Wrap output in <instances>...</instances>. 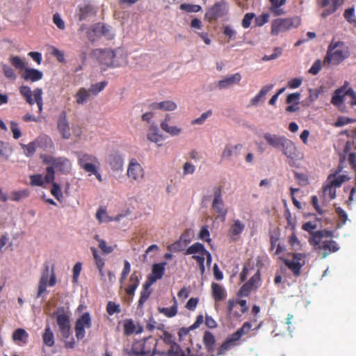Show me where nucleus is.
<instances>
[{
  "instance_id": "f257e3e1",
  "label": "nucleus",
  "mask_w": 356,
  "mask_h": 356,
  "mask_svg": "<svg viewBox=\"0 0 356 356\" xmlns=\"http://www.w3.org/2000/svg\"><path fill=\"white\" fill-rule=\"evenodd\" d=\"M42 161L45 164L50 165L46 169L44 176L46 182H53L55 179L54 168L58 169L62 173L67 174L71 170V163L70 160L65 157L55 158L50 155H44L42 156Z\"/></svg>"
},
{
  "instance_id": "f03ea898",
  "label": "nucleus",
  "mask_w": 356,
  "mask_h": 356,
  "mask_svg": "<svg viewBox=\"0 0 356 356\" xmlns=\"http://www.w3.org/2000/svg\"><path fill=\"white\" fill-rule=\"evenodd\" d=\"M343 47V42L332 40L328 46L327 54L323 60L324 64L337 65L344 60L348 56V52L341 49Z\"/></svg>"
},
{
  "instance_id": "7ed1b4c3",
  "label": "nucleus",
  "mask_w": 356,
  "mask_h": 356,
  "mask_svg": "<svg viewBox=\"0 0 356 356\" xmlns=\"http://www.w3.org/2000/svg\"><path fill=\"white\" fill-rule=\"evenodd\" d=\"M20 95L26 99V102L33 105L35 102L38 107V112L40 113L42 111V90L40 88H35L32 92L31 88L27 86H22L19 87Z\"/></svg>"
},
{
  "instance_id": "20e7f679",
  "label": "nucleus",
  "mask_w": 356,
  "mask_h": 356,
  "mask_svg": "<svg viewBox=\"0 0 356 356\" xmlns=\"http://www.w3.org/2000/svg\"><path fill=\"white\" fill-rule=\"evenodd\" d=\"M299 24L300 20L298 18H277L272 21L270 33L273 35H278L281 33L297 27Z\"/></svg>"
},
{
  "instance_id": "39448f33",
  "label": "nucleus",
  "mask_w": 356,
  "mask_h": 356,
  "mask_svg": "<svg viewBox=\"0 0 356 356\" xmlns=\"http://www.w3.org/2000/svg\"><path fill=\"white\" fill-rule=\"evenodd\" d=\"M56 284V277L54 273V270L52 268L50 278L49 280V266H46L44 270L42 272L41 277L39 280L38 286V292L36 298H40L43 293L47 291V286H54Z\"/></svg>"
},
{
  "instance_id": "423d86ee",
  "label": "nucleus",
  "mask_w": 356,
  "mask_h": 356,
  "mask_svg": "<svg viewBox=\"0 0 356 356\" xmlns=\"http://www.w3.org/2000/svg\"><path fill=\"white\" fill-rule=\"evenodd\" d=\"M124 58L118 56L115 50L104 49L101 51L99 61L101 64L109 67H119L122 65Z\"/></svg>"
},
{
  "instance_id": "0eeeda50",
  "label": "nucleus",
  "mask_w": 356,
  "mask_h": 356,
  "mask_svg": "<svg viewBox=\"0 0 356 356\" xmlns=\"http://www.w3.org/2000/svg\"><path fill=\"white\" fill-rule=\"evenodd\" d=\"M78 164L86 172H94L95 167L99 165L98 159L92 154L77 152Z\"/></svg>"
},
{
  "instance_id": "6e6552de",
  "label": "nucleus",
  "mask_w": 356,
  "mask_h": 356,
  "mask_svg": "<svg viewBox=\"0 0 356 356\" xmlns=\"http://www.w3.org/2000/svg\"><path fill=\"white\" fill-rule=\"evenodd\" d=\"M56 323L59 331L64 339H67L71 334L70 320L69 315L63 309H58L56 314Z\"/></svg>"
},
{
  "instance_id": "1a4fd4ad",
  "label": "nucleus",
  "mask_w": 356,
  "mask_h": 356,
  "mask_svg": "<svg viewBox=\"0 0 356 356\" xmlns=\"http://www.w3.org/2000/svg\"><path fill=\"white\" fill-rule=\"evenodd\" d=\"M293 259H284L286 266L290 269L295 277H299L301 274V268L305 265V254L302 253H293Z\"/></svg>"
},
{
  "instance_id": "9d476101",
  "label": "nucleus",
  "mask_w": 356,
  "mask_h": 356,
  "mask_svg": "<svg viewBox=\"0 0 356 356\" xmlns=\"http://www.w3.org/2000/svg\"><path fill=\"white\" fill-rule=\"evenodd\" d=\"M127 176L132 182H139L144 177V170L135 158L129 161Z\"/></svg>"
},
{
  "instance_id": "9b49d317",
  "label": "nucleus",
  "mask_w": 356,
  "mask_h": 356,
  "mask_svg": "<svg viewBox=\"0 0 356 356\" xmlns=\"http://www.w3.org/2000/svg\"><path fill=\"white\" fill-rule=\"evenodd\" d=\"M227 13V7L225 2L216 3L205 14L209 21L216 20Z\"/></svg>"
},
{
  "instance_id": "f8f14e48",
  "label": "nucleus",
  "mask_w": 356,
  "mask_h": 356,
  "mask_svg": "<svg viewBox=\"0 0 356 356\" xmlns=\"http://www.w3.org/2000/svg\"><path fill=\"white\" fill-rule=\"evenodd\" d=\"M280 149L282 151L283 154L289 159V165H292L298 157V151L295 144L291 140L286 138Z\"/></svg>"
},
{
  "instance_id": "ddd939ff",
  "label": "nucleus",
  "mask_w": 356,
  "mask_h": 356,
  "mask_svg": "<svg viewBox=\"0 0 356 356\" xmlns=\"http://www.w3.org/2000/svg\"><path fill=\"white\" fill-rule=\"evenodd\" d=\"M343 2L344 0H319V5L322 8H325L321 13L322 17L325 18L334 13Z\"/></svg>"
},
{
  "instance_id": "4468645a",
  "label": "nucleus",
  "mask_w": 356,
  "mask_h": 356,
  "mask_svg": "<svg viewBox=\"0 0 356 356\" xmlns=\"http://www.w3.org/2000/svg\"><path fill=\"white\" fill-rule=\"evenodd\" d=\"M59 133L64 139H69L71 136V131L69 122L67 120L65 111H62L59 115L57 122Z\"/></svg>"
},
{
  "instance_id": "2eb2a0df",
  "label": "nucleus",
  "mask_w": 356,
  "mask_h": 356,
  "mask_svg": "<svg viewBox=\"0 0 356 356\" xmlns=\"http://www.w3.org/2000/svg\"><path fill=\"white\" fill-rule=\"evenodd\" d=\"M165 262L153 264L152 273L148 275L147 280L154 284L156 280L161 279L165 273Z\"/></svg>"
},
{
  "instance_id": "dca6fc26",
  "label": "nucleus",
  "mask_w": 356,
  "mask_h": 356,
  "mask_svg": "<svg viewBox=\"0 0 356 356\" xmlns=\"http://www.w3.org/2000/svg\"><path fill=\"white\" fill-rule=\"evenodd\" d=\"M21 77L26 81L36 82L42 79L43 73L37 69L26 67Z\"/></svg>"
},
{
  "instance_id": "f3484780",
  "label": "nucleus",
  "mask_w": 356,
  "mask_h": 356,
  "mask_svg": "<svg viewBox=\"0 0 356 356\" xmlns=\"http://www.w3.org/2000/svg\"><path fill=\"white\" fill-rule=\"evenodd\" d=\"M42 140H44L45 143H50L51 145H53L52 140L49 137L44 136L42 138H40L35 141L29 143L28 145H23V149L25 155L27 156L33 155L35 152L36 145H40Z\"/></svg>"
},
{
  "instance_id": "a211bd4d",
  "label": "nucleus",
  "mask_w": 356,
  "mask_h": 356,
  "mask_svg": "<svg viewBox=\"0 0 356 356\" xmlns=\"http://www.w3.org/2000/svg\"><path fill=\"white\" fill-rule=\"evenodd\" d=\"M152 110H162L165 111H173L177 108V104L171 100H165L161 102H153L149 105Z\"/></svg>"
},
{
  "instance_id": "6ab92c4d",
  "label": "nucleus",
  "mask_w": 356,
  "mask_h": 356,
  "mask_svg": "<svg viewBox=\"0 0 356 356\" xmlns=\"http://www.w3.org/2000/svg\"><path fill=\"white\" fill-rule=\"evenodd\" d=\"M171 120V116L170 114H166L164 120L161 122L160 126L161 129L169 134L172 136H178L181 132V129L179 128L176 126H170L169 122Z\"/></svg>"
},
{
  "instance_id": "aec40b11",
  "label": "nucleus",
  "mask_w": 356,
  "mask_h": 356,
  "mask_svg": "<svg viewBox=\"0 0 356 356\" xmlns=\"http://www.w3.org/2000/svg\"><path fill=\"white\" fill-rule=\"evenodd\" d=\"M286 138V137L284 136H278L276 134H271L270 133H266L264 135V138L266 140L267 143L278 149L282 147Z\"/></svg>"
},
{
  "instance_id": "412c9836",
  "label": "nucleus",
  "mask_w": 356,
  "mask_h": 356,
  "mask_svg": "<svg viewBox=\"0 0 356 356\" xmlns=\"http://www.w3.org/2000/svg\"><path fill=\"white\" fill-rule=\"evenodd\" d=\"M243 146L241 143L236 145H227L222 153V158L229 159L232 156H238Z\"/></svg>"
},
{
  "instance_id": "4be33fe9",
  "label": "nucleus",
  "mask_w": 356,
  "mask_h": 356,
  "mask_svg": "<svg viewBox=\"0 0 356 356\" xmlns=\"http://www.w3.org/2000/svg\"><path fill=\"white\" fill-rule=\"evenodd\" d=\"M147 138L149 141L156 143L158 146H161L163 145V137L159 133V129L156 126L152 125L149 127Z\"/></svg>"
},
{
  "instance_id": "5701e85b",
  "label": "nucleus",
  "mask_w": 356,
  "mask_h": 356,
  "mask_svg": "<svg viewBox=\"0 0 356 356\" xmlns=\"http://www.w3.org/2000/svg\"><path fill=\"white\" fill-rule=\"evenodd\" d=\"M108 163L113 170L118 171L122 168L124 160L119 153L115 152L109 155Z\"/></svg>"
},
{
  "instance_id": "b1692460",
  "label": "nucleus",
  "mask_w": 356,
  "mask_h": 356,
  "mask_svg": "<svg viewBox=\"0 0 356 356\" xmlns=\"http://www.w3.org/2000/svg\"><path fill=\"white\" fill-rule=\"evenodd\" d=\"M345 89L346 86L344 85L334 90L331 99V103L334 106L339 108L343 104L346 96Z\"/></svg>"
},
{
  "instance_id": "393cba45",
  "label": "nucleus",
  "mask_w": 356,
  "mask_h": 356,
  "mask_svg": "<svg viewBox=\"0 0 356 356\" xmlns=\"http://www.w3.org/2000/svg\"><path fill=\"white\" fill-rule=\"evenodd\" d=\"M211 291L212 296L216 302L224 300L227 296L225 289L221 285L216 282L211 284Z\"/></svg>"
},
{
  "instance_id": "a878e982",
  "label": "nucleus",
  "mask_w": 356,
  "mask_h": 356,
  "mask_svg": "<svg viewBox=\"0 0 356 356\" xmlns=\"http://www.w3.org/2000/svg\"><path fill=\"white\" fill-rule=\"evenodd\" d=\"M241 80V75L236 73L218 81V86L220 89L226 88L229 86L237 84Z\"/></svg>"
},
{
  "instance_id": "bb28decb",
  "label": "nucleus",
  "mask_w": 356,
  "mask_h": 356,
  "mask_svg": "<svg viewBox=\"0 0 356 356\" xmlns=\"http://www.w3.org/2000/svg\"><path fill=\"white\" fill-rule=\"evenodd\" d=\"M153 283L149 282V281L147 280L145 284L143 285V289L140 292V296L138 300V307H142L144 303L147 300L150 294L152 293L149 289Z\"/></svg>"
},
{
  "instance_id": "cd10ccee",
  "label": "nucleus",
  "mask_w": 356,
  "mask_h": 356,
  "mask_svg": "<svg viewBox=\"0 0 356 356\" xmlns=\"http://www.w3.org/2000/svg\"><path fill=\"white\" fill-rule=\"evenodd\" d=\"M130 284L125 289L126 293L129 296H133L135 293V291L139 285V278L136 275V273L134 272L131 274L130 279Z\"/></svg>"
},
{
  "instance_id": "c85d7f7f",
  "label": "nucleus",
  "mask_w": 356,
  "mask_h": 356,
  "mask_svg": "<svg viewBox=\"0 0 356 356\" xmlns=\"http://www.w3.org/2000/svg\"><path fill=\"white\" fill-rule=\"evenodd\" d=\"M203 343L209 352H212L213 350L216 343V339L211 332L206 331L204 333Z\"/></svg>"
},
{
  "instance_id": "c756f323",
  "label": "nucleus",
  "mask_w": 356,
  "mask_h": 356,
  "mask_svg": "<svg viewBox=\"0 0 356 356\" xmlns=\"http://www.w3.org/2000/svg\"><path fill=\"white\" fill-rule=\"evenodd\" d=\"M42 341L48 347H52L55 343L54 334L49 325H47L44 329V332L42 334Z\"/></svg>"
},
{
  "instance_id": "7c9ffc66",
  "label": "nucleus",
  "mask_w": 356,
  "mask_h": 356,
  "mask_svg": "<svg viewBox=\"0 0 356 356\" xmlns=\"http://www.w3.org/2000/svg\"><path fill=\"white\" fill-rule=\"evenodd\" d=\"M174 304L170 307H158L159 313L163 314L168 318H172L177 314V303L175 298H173Z\"/></svg>"
},
{
  "instance_id": "2f4dec72",
  "label": "nucleus",
  "mask_w": 356,
  "mask_h": 356,
  "mask_svg": "<svg viewBox=\"0 0 356 356\" xmlns=\"http://www.w3.org/2000/svg\"><path fill=\"white\" fill-rule=\"evenodd\" d=\"M212 209L216 212L219 216H222L225 219L227 210L225 209V205L222 199V200H213Z\"/></svg>"
},
{
  "instance_id": "473e14b6",
  "label": "nucleus",
  "mask_w": 356,
  "mask_h": 356,
  "mask_svg": "<svg viewBox=\"0 0 356 356\" xmlns=\"http://www.w3.org/2000/svg\"><path fill=\"white\" fill-rule=\"evenodd\" d=\"M273 88V84H268L263 86L259 93L251 99L252 105H257L260 101L263 100L264 96Z\"/></svg>"
},
{
  "instance_id": "72a5a7b5",
  "label": "nucleus",
  "mask_w": 356,
  "mask_h": 356,
  "mask_svg": "<svg viewBox=\"0 0 356 356\" xmlns=\"http://www.w3.org/2000/svg\"><path fill=\"white\" fill-rule=\"evenodd\" d=\"M92 13V8L91 6L86 4L79 6L77 13L78 19L79 21H83Z\"/></svg>"
},
{
  "instance_id": "f704fd0d",
  "label": "nucleus",
  "mask_w": 356,
  "mask_h": 356,
  "mask_svg": "<svg viewBox=\"0 0 356 356\" xmlns=\"http://www.w3.org/2000/svg\"><path fill=\"white\" fill-rule=\"evenodd\" d=\"M323 196L325 200H333L336 197V187L330 184L327 181L323 187Z\"/></svg>"
},
{
  "instance_id": "c9c22d12",
  "label": "nucleus",
  "mask_w": 356,
  "mask_h": 356,
  "mask_svg": "<svg viewBox=\"0 0 356 356\" xmlns=\"http://www.w3.org/2000/svg\"><path fill=\"white\" fill-rule=\"evenodd\" d=\"M90 91L85 88H81L77 91L75 97L78 104H84L90 96Z\"/></svg>"
},
{
  "instance_id": "e433bc0d",
  "label": "nucleus",
  "mask_w": 356,
  "mask_h": 356,
  "mask_svg": "<svg viewBox=\"0 0 356 356\" xmlns=\"http://www.w3.org/2000/svg\"><path fill=\"white\" fill-rule=\"evenodd\" d=\"M348 178L346 175H339L336 176V175H330L327 177V181L330 184L333 185L334 187H340L341 184Z\"/></svg>"
},
{
  "instance_id": "4c0bfd02",
  "label": "nucleus",
  "mask_w": 356,
  "mask_h": 356,
  "mask_svg": "<svg viewBox=\"0 0 356 356\" xmlns=\"http://www.w3.org/2000/svg\"><path fill=\"white\" fill-rule=\"evenodd\" d=\"M189 232L190 230H187L185 232L184 234H181L179 241H177V242L172 243L170 246H169L170 250L174 252L181 251L182 250L181 241H184L185 245L190 242V240L186 239V236H188Z\"/></svg>"
},
{
  "instance_id": "58836bf2",
  "label": "nucleus",
  "mask_w": 356,
  "mask_h": 356,
  "mask_svg": "<svg viewBox=\"0 0 356 356\" xmlns=\"http://www.w3.org/2000/svg\"><path fill=\"white\" fill-rule=\"evenodd\" d=\"M312 236L309 238V242L312 245L318 246V248H321V245L320 243L322 238L324 237V232L319 231L314 232L310 234Z\"/></svg>"
},
{
  "instance_id": "ea45409f",
  "label": "nucleus",
  "mask_w": 356,
  "mask_h": 356,
  "mask_svg": "<svg viewBox=\"0 0 356 356\" xmlns=\"http://www.w3.org/2000/svg\"><path fill=\"white\" fill-rule=\"evenodd\" d=\"M244 229L245 225L239 220H236L229 228V233L232 236H238L243 232Z\"/></svg>"
},
{
  "instance_id": "a19ab883",
  "label": "nucleus",
  "mask_w": 356,
  "mask_h": 356,
  "mask_svg": "<svg viewBox=\"0 0 356 356\" xmlns=\"http://www.w3.org/2000/svg\"><path fill=\"white\" fill-rule=\"evenodd\" d=\"M12 337L13 341H20L25 343L28 339L29 334L25 330L18 328L14 331Z\"/></svg>"
},
{
  "instance_id": "79ce46f5",
  "label": "nucleus",
  "mask_w": 356,
  "mask_h": 356,
  "mask_svg": "<svg viewBox=\"0 0 356 356\" xmlns=\"http://www.w3.org/2000/svg\"><path fill=\"white\" fill-rule=\"evenodd\" d=\"M206 251V249L203 244L200 243H195L191 245L186 252V254H194L196 253L204 254Z\"/></svg>"
},
{
  "instance_id": "37998d69",
  "label": "nucleus",
  "mask_w": 356,
  "mask_h": 356,
  "mask_svg": "<svg viewBox=\"0 0 356 356\" xmlns=\"http://www.w3.org/2000/svg\"><path fill=\"white\" fill-rule=\"evenodd\" d=\"M78 326L89 328L91 326V318L89 313H84L79 318L77 319L76 324Z\"/></svg>"
},
{
  "instance_id": "c03bdc74",
  "label": "nucleus",
  "mask_w": 356,
  "mask_h": 356,
  "mask_svg": "<svg viewBox=\"0 0 356 356\" xmlns=\"http://www.w3.org/2000/svg\"><path fill=\"white\" fill-rule=\"evenodd\" d=\"M9 60L11 65L17 70L24 71L26 68L25 62L19 56H10Z\"/></svg>"
},
{
  "instance_id": "a18cd8bd",
  "label": "nucleus",
  "mask_w": 356,
  "mask_h": 356,
  "mask_svg": "<svg viewBox=\"0 0 356 356\" xmlns=\"http://www.w3.org/2000/svg\"><path fill=\"white\" fill-rule=\"evenodd\" d=\"M107 81H102L95 84H92L90 87L88 88L90 93L91 95H97L98 93L102 92L105 87L107 86Z\"/></svg>"
},
{
  "instance_id": "49530a36",
  "label": "nucleus",
  "mask_w": 356,
  "mask_h": 356,
  "mask_svg": "<svg viewBox=\"0 0 356 356\" xmlns=\"http://www.w3.org/2000/svg\"><path fill=\"white\" fill-rule=\"evenodd\" d=\"M321 249L328 251L330 253L337 252L339 250V247L334 241L329 240L323 242Z\"/></svg>"
},
{
  "instance_id": "de8ad7c7",
  "label": "nucleus",
  "mask_w": 356,
  "mask_h": 356,
  "mask_svg": "<svg viewBox=\"0 0 356 356\" xmlns=\"http://www.w3.org/2000/svg\"><path fill=\"white\" fill-rule=\"evenodd\" d=\"M47 183L52 184V187L50 191L51 194L58 201H59V202L61 201V200L63 198V193H62L61 188H60V186H59V184L54 182V181H53V182H47Z\"/></svg>"
},
{
  "instance_id": "09e8293b",
  "label": "nucleus",
  "mask_w": 356,
  "mask_h": 356,
  "mask_svg": "<svg viewBox=\"0 0 356 356\" xmlns=\"http://www.w3.org/2000/svg\"><path fill=\"white\" fill-rule=\"evenodd\" d=\"M90 250L92 252L97 268L104 267L105 264L104 259H103L100 255H99L97 250L94 247H91Z\"/></svg>"
},
{
  "instance_id": "8fccbe9b",
  "label": "nucleus",
  "mask_w": 356,
  "mask_h": 356,
  "mask_svg": "<svg viewBox=\"0 0 356 356\" xmlns=\"http://www.w3.org/2000/svg\"><path fill=\"white\" fill-rule=\"evenodd\" d=\"M179 8L186 13H198L202 10V7L200 6L189 3H181Z\"/></svg>"
},
{
  "instance_id": "3c124183",
  "label": "nucleus",
  "mask_w": 356,
  "mask_h": 356,
  "mask_svg": "<svg viewBox=\"0 0 356 356\" xmlns=\"http://www.w3.org/2000/svg\"><path fill=\"white\" fill-rule=\"evenodd\" d=\"M30 181L31 185L37 186H44V184L45 181L44 177L43 178L42 175L40 174L33 175L30 176Z\"/></svg>"
},
{
  "instance_id": "603ef678",
  "label": "nucleus",
  "mask_w": 356,
  "mask_h": 356,
  "mask_svg": "<svg viewBox=\"0 0 356 356\" xmlns=\"http://www.w3.org/2000/svg\"><path fill=\"white\" fill-rule=\"evenodd\" d=\"M96 218L100 223L103 222H110L112 220V218L107 215L106 211L102 207H100L97 210L96 213Z\"/></svg>"
},
{
  "instance_id": "864d4df0",
  "label": "nucleus",
  "mask_w": 356,
  "mask_h": 356,
  "mask_svg": "<svg viewBox=\"0 0 356 356\" xmlns=\"http://www.w3.org/2000/svg\"><path fill=\"white\" fill-rule=\"evenodd\" d=\"M106 312L112 316L114 314H119L121 312L120 307L113 301H109L106 305Z\"/></svg>"
},
{
  "instance_id": "5fc2aeb1",
  "label": "nucleus",
  "mask_w": 356,
  "mask_h": 356,
  "mask_svg": "<svg viewBox=\"0 0 356 356\" xmlns=\"http://www.w3.org/2000/svg\"><path fill=\"white\" fill-rule=\"evenodd\" d=\"M343 17L350 24L356 23V17L355 15V8H349L345 10Z\"/></svg>"
},
{
  "instance_id": "6e6d98bb",
  "label": "nucleus",
  "mask_w": 356,
  "mask_h": 356,
  "mask_svg": "<svg viewBox=\"0 0 356 356\" xmlns=\"http://www.w3.org/2000/svg\"><path fill=\"white\" fill-rule=\"evenodd\" d=\"M124 333L125 335H130L133 334L135 331L136 326L131 319H127L124 321Z\"/></svg>"
},
{
  "instance_id": "4d7b16f0",
  "label": "nucleus",
  "mask_w": 356,
  "mask_h": 356,
  "mask_svg": "<svg viewBox=\"0 0 356 356\" xmlns=\"http://www.w3.org/2000/svg\"><path fill=\"white\" fill-rule=\"evenodd\" d=\"M100 31L102 34L108 40H112L114 38V33L112 28L108 25H101Z\"/></svg>"
},
{
  "instance_id": "13d9d810",
  "label": "nucleus",
  "mask_w": 356,
  "mask_h": 356,
  "mask_svg": "<svg viewBox=\"0 0 356 356\" xmlns=\"http://www.w3.org/2000/svg\"><path fill=\"white\" fill-rule=\"evenodd\" d=\"M236 343H232L228 338L221 344L218 350V355L224 354L227 350L234 346Z\"/></svg>"
},
{
  "instance_id": "bf43d9fd",
  "label": "nucleus",
  "mask_w": 356,
  "mask_h": 356,
  "mask_svg": "<svg viewBox=\"0 0 356 356\" xmlns=\"http://www.w3.org/2000/svg\"><path fill=\"white\" fill-rule=\"evenodd\" d=\"M353 122H356V119L340 116L334 122V126L336 127H339Z\"/></svg>"
},
{
  "instance_id": "052dcab7",
  "label": "nucleus",
  "mask_w": 356,
  "mask_h": 356,
  "mask_svg": "<svg viewBox=\"0 0 356 356\" xmlns=\"http://www.w3.org/2000/svg\"><path fill=\"white\" fill-rule=\"evenodd\" d=\"M167 355L168 356H181L182 355H185V353L182 350L181 346L177 343L175 346H172V347H170Z\"/></svg>"
},
{
  "instance_id": "680f3d73",
  "label": "nucleus",
  "mask_w": 356,
  "mask_h": 356,
  "mask_svg": "<svg viewBox=\"0 0 356 356\" xmlns=\"http://www.w3.org/2000/svg\"><path fill=\"white\" fill-rule=\"evenodd\" d=\"M82 269V264L81 262H77L73 267L72 269V282L76 284L78 282L79 277L80 275L81 271Z\"/></svg>"
},
{
  "instance_id": "e2e57ef3",
  "label": "nucleus",
  "mask_w": 356,
  "mask_h": 356,
  "mask_svg": "<svg viewBox=\"0 0 356 356\" xmlns=\"http://www.w3.org/2000/svg\"><path fill=\"white\" fill-rule=\"evenodd\" d=\"M260 280V273L259 270H257V272L253 276H252L247 282L250 284V286L253 288V289H254L258 288Z\"/></svg>"
},
{
  "instance_id": "0e129e2a",
  "label": "nucleus",
  "mask_w": 356,
  "mask_h": 356,
  "mask_svg": "<svg viewBox=\"0 0 356 356\" xmlns=\"http://www.w3.org/2000/svg\"><path fill=\"white\" fill-rule=\"evenodd\" d=\"M29 195L28 190H22L19 191H15L12 193L11 200L13 201H19L22 198L27 197Z\"/></svg>"
},
{
  "instance_id": "69168bd1",
  "label": "nucleus",
  "mask_w": 356,
  "mask_h": 356,
  "mask_svg": "<svg viewBox=\"0 0 356 356\" xmlns=\"http://www.w3.org/2000/svg\"><path fill=\"white\" fill-rule=\"evenodd\" d=\"M199 238L201 240L207 242L208 243L211 242V239L210 238V233L207 226L202 227L199 233Z\"/></svg>"
},
{
  "instance_id": "338daca9",
  "label": "nucleus",
  "mask_w": 356,
  "mask_h": 356,
  "mask_svg": "<svg viewBox=\"0 0 356 356\" xmlns=\"http://www.w3.org/2000/svg\"><path fill=\"white\" fill-rule=\"evenodd\" d=\"M270 18V14L262 13L261 15L255 17L254 22L257 26H261L267 23Z\"/></svg>"
},
{
  "instance_id": "774afa93",
  "label": "nucleus",
  "mask_w": 356,
  "mask_h": 356,
  "mask_svg": "<svg viewBox=\"0 0 356 356\" xmlns=\"http://www.w3.org/2000/svg\"><path fill=\"white\" fill-rule=\"evenodd\" d=\"M294 177L300 186H306L309 184L308 177L304 173L295 172Z\"/></svg>"
}]
</instances>
